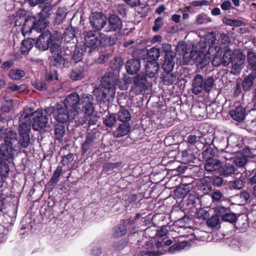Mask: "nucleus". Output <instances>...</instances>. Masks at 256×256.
<instances>
[{"label": "nucleus", "instance_id": "nucleus-44", "mask_svg": "<svg viewBox=\"0 0 256 256\" xmlns=\"http://www.w3.org/2000/svg\"><path fill=\"white\" fill-rule=\"evenodd\" d=\"M9 172V168L7 165L4 164L2 166V170L0 172V188L3 185V177L6 178Z\"/></svg>", "mask_w": 256, "mask_h": 256}, {"label": "nucleus", "instance_id": "nucleus-58", "mask_svg": "<svg viewBox=\"0 0 256 256\" xmlns=\"http://www.w3.org/2000/svg\"><path fill=\"white\" fill-rule=\"evenodd\" d=\"M14 64L12 60H8L4 62L1 66V68L4 70H8Z\"/></svg>", "mask_w": 256, "mask_h": 256}, {"label": "nucleus", "instance_id": "nucleus-25", "mask_svg": "<svg viewBox=\"0 0 256 256\" xmlns=\"http://www.w3.org/2000/svg\"><path fill=\"white\" fill-rule=\"evenodd\" d=\"M247 59L248 63V68L252 70L254 76H256V54L252 52H249L247 54Z\"/></svg>", "mask_w": 256, "mask_h": 256}, {"label": "nucleus", "instance_id": "nucleus-9", "mask_svg": "<svg viewBox=\"0 0 256 256\" xmlns=\"http://www.w3.org/2000/svg\"><path fill=\"white\" fill-rule=\"evenodd\" d=\"M244 61L245 56L238 50H234L230 73L234 74H238L242 69Z\"/></svg>", "mask_w": 256, "mask_h": 256}, {"label": "nucleus", "instance_id": "nucleus-1", "mask_svg": "<svg viewBox=\"0 0 256 256\" xmlns=\"http://www.w3.org/2000/svg\"><path fill=\"white\" fill-rule=\"evenodd\" d=\"M124 62L120 58H116L111 61L110 67L115 72L106 74L102 80V98L112 102L116 94V86L120 82L118 71L122 68Z\"/></svg>", "mask_w": 256, "mask_h": 256}, {"label": "nucleus", "instance_id": "nucleus-19", "mask_svg": "<svg viewBox=\"0 0 256 256\" xmlns=\"http://www.w3.org/2000/svg\"><path fill=\"white\" fill-rule=\"evenodd\" d=\"M175 56V54H165V59L162 65V68L166 72H170L173 70L175 64L174 60Z\"/></svg>", "mask_w": 256, "mask_h": 256}, {"label": "nucleus", "instance_id": "nucleus-57", "mask_svg": "<svg viewBox=\"0 0 256 256\" xmlns=\"http://www.w3.org/2000/svg\"><path fill=\"white\" fill-rule=\"evenodd\" d=\"M8 88L10 90L12 91H20L26 88V86L24 84L18 86L16 84H12Z\"/></svg>", "mask_w": 256, "mask_h": 256}, {"label": "nucleus", "instance_id": "nucleus-12", "mask_svg": "<svg viewBox=\"0 0 256 256\" xmlns=\"http://www.w3.org/2000/svg\"><path fill=\"white\" fill-rule=\"evenodd\" d=\"M52 56H50V62L54 66H58L62 63V56L61 48L58 44L54 43L50 47Z\"/></svg>", "mask_w": 256, "mask_h": 256}, {"label": "nucleus", "instance_id": "nucleus-24", "mask_svg": "<svg viewBox=\"0 0 256 256\" xmlns=\"http://www.w3.org/2000/svg\"><path fill=\"white\" fill-rule=\"evenodd\" d=\"M236 171L234 166L232 164H226L220 169V174L224 176H228L234 174Z\"/></svg>", "mask_w": 256, "mask_h": 256}, {"label": "nucleus", "instance_id": "nucleus-32", "mask_svg": "<svg viewBox=\"0 0 256 256\" xmlns=\"http://www.w3.org/2000/svg\"><path fill=\"white\" fill-rule=\"evenodd\" d=\"M188 242H181L176 244L169 248L168 252L171 254H174L176 252L180 251L187 246Z\"/></svg>", "mask_w": 256, "mask_h": 256}, {"label": "nucleus", "instance_id": "nucleus-3", "mask_svg": "<svg viewBox=\"0 0 256 256\" xmlns=\"http://www.w3.org/2000/svg\"><path fill=\"white\" fill-rule=\"evenodd\" d=\"M94 97L91 94H84L80 98L76 92L68 94L64 102V107L71 112L72 117H76L78 114L80 106H82L83 112L87 116H90L94 111L93 105Z\"/></svg>", "mask_w": 256, "mask_h": 256}, {"label": "nucleus", "instance_id": "nucleus-38", "mask_svg": "<svg viewBox=\"0 0 256 256\" xmlns=\"http://www.w3.org/2000/svg\"><path fill=\"white\" fill-rule=\"evenodd\" d=\"M214 85V79L212 77H208L204 80L203 89L206 92H209Z\"/></svg>", "mask_w": 256, "mask_h": 256}, {"label": "nucleus", "instance_id": "nucleus-11", "mask_svg": "<svg viewBox=\"0 0 256 256\" xmlns=\"http://www.w3.org/2000/svg\"><path fill=\"white\" fill-rule=\"evenodd\" d=\"M122 27V23L120 18L115 14H112L108 18V24L105 28V32H118Z\"/></svg>", "mask_w": 256, "mask_h": 256}, {"label": "nucleus", "instance_id": "nucleus-62", "mask_svg": "<svg viewBox=\"0 0 256 256\" xmlns=\"http://www.w3.org/2000/svg\"><path fill=\"white\" fill-rule=\"evenodd\" d=\"M109 56H110V55L108 53L100 55L98 60V62L100 64L104 63L106 62L108 60Z\"/></svg>", "mask_w": 256, "mask_h": 256}, {"label": "nucleus", "instance_id": "nucleus-35", "mask_svg": "<svg viewBox=\"0 0 256 256\" xmlns=\"http://www.w3.org/2000/svg\"><path fill=\"white\" fill-rule=\"evenodd\" d=\"M148 56L150 61H156L160 56V50L158 48H152L148 52Z\"/></svg>", "mask_w": 256, "mask_h": 256}, {"label": "nucleus", "instance_id": "nucleus-37", "mask_svg": "<svg viewBox=\"0 0 256 256\" xmlns=\"http://www.w3.org/2000/svg\"><path fill=\"white\" fill-rule=\"evenodd\" d=\"M116 122V118L114 114H110L106 116L104 118V124L108 127H112Z\"/></svg>", "mask_w": 256, "mask_h": 256}, {"label": "nucleus", "instance_id": "nucleus-5", "mask_svg": "<svg viewBox=\"0 0 256 256\" xmlns=\"http://www.w3.org/2000/svg\"><path fill=\"white\" fill-rule=\"evenodd\" d=\"M7 120L0 116V140L4 141L0 146V164L8 160L12 156V144L16 141V133L13 131L6 132Z\"/></svg>", "mask_w": 256, "mask_h": 256}, {"label": "nucleus", "instance_id": "nucleus-6", "mask_svg": "<svg viewBox=\"0 0 256 256\" xmlns=\"http://www.w3.org/2000/svg\"><path fill=\"white\" fill-rule=\"evenodd\" d=\"M84 34V46L89 48L88 52H91L100 45L106 44V39L103 34L91 30L86 32Z\"/></svg>", "mask_w": 256, "mask_h": 256}, {"label": "nucleus", "instance_id": "nucleus-39", "mask_svg": "<svg viewBox=\"0 0 256 256\" xmlns=\"http://www.w3.org/2000/svg\"><path fill=\"white\" fill-rule=\"evenodd\" d=\"M126 232V226L124 224H120L114 228V236L116 237H120L124 235Z\"/></svg>", "mask_w": 256, "mask_h": 256}, {"label": "nucleus", "instance_id": "nucleus-34", "mask_svg": "<svg viewBox=\"0 0 256 256\" xmlns=\"http://www.w3.org/2000/svg\"><path fill=\"white\" fill-rule=\"evenodd\" d=\"M13 102L9 98H5L2 103L1 110L4 112H8L12 109Z\"/></svg>", "mask_w": 256, "mask_h": 256}, {"label": "nucleus", "instance_id": "nucleus-31", "mask_svg": "<svg viewBox=\"0 0 256 256\" xmlns=\"http://www.w3.org/2000/svg\"><path fill=\"white\" fill-rule=\"evenodd\" d=\"M192 112L196 118L203 117L206 112V108L198 105L193 106L192 108Z\"/></svg>", "mask_w": 256, "mask_h": 256}, {"label": "nucleus", "instance_id": "nucleus-51", "mask_svg": "<svg viewBox=\"0 0 256 256\" xmlns=\"http://www.w3.org/2000/svg\"><path fill=\"white\" fill-rule=\"evenodd\" d=\"M163 24L162 18L160 17L157 18L154 20V24L152 27V30L154 32L158 31Z\"/></svg>", "mask_w": 256, "mask_h": 256}, {"label": "nucleus", "instance_id": "nucleus-4", "mask_svg": "<svg viewBox=\"0 0 256 256\" xmlns=\"http://www.w3.org/2000/svg\"><path fill=\"white\" fill-rule=\"evenodd\" d=\"M26 12L24 10H20L17 13V16H20L19 19L22 21L24 20V22L22 28V34L24 36L29 34L31 33L32 30L38 32H44L48 29V9L46 6L44 7L41 12L40 13L39 18L36 20L34 16H30L24 18Z\"/></svg>", "mask_w": 256, "mask_h": 256}, {"label": "nucleus", "instance_id": "nucleus-36", "mask_svg": "<svg viewBox=\"0 0 256 256\" xmlns=\"http://www.w3.org/2000/svg\"><path fill=\"white\" fill-rule=\"evenodd\" d=\"M25 72L19 69L11 70L9 72L10 77L13 80H18L24 76Z\"/></svg>", "mask_w": 256, "mask_h": 256}, {"label": "nucleus", "instance_id": "nucleus-61", "mask_svg": "<svg viewBox=\"0 0 256 256\" xmlns=\"http://www.w3.org/2000/svg\"><path fill=\"white\" fill-rule=\"evenodd\" d=\"M246 159L245 157L242 156L240 158H237L234 160L235 164L239 166H242L246 163Z\"/></svg>", "mask_w": 256, "mask_h": 256}, {"label": "nucleus", "instance_id": "nucleus-28", "mask_svg": "<svg viewBox=\"0 0 256 256\" xmlns=\"http://www.w3.org/2000/svg\"><path fill=\"white\" fill-rule=\"evenodd\" d=\"M130 115L128 110L122 108L118 113V119L124 122H128L130 119Z\"/></svg>", "mask_w": 256, "mask_h": 256}, {"label": "nucleus", "instance_id": "nucleus-48", "mask_svg": "<svg viewBox=\"0 0 256 256\" xmlns=\"http://www.w3.org/2000/svg\"><path fill=\"white\" fill-rule=\"evenodd\" d=\"M220 219L216 215L212 216L207 220V224L210 227H214L217 226L219 222Z\"/></svg>", "mask_w": 256, "mask_h": 256}, {"label": "nucleus", "instance_id": "nucleus-50", "mask_svg": "<svg viewBox=\"0 0 256 256\" xmlns=\"http://www.w3.org/2000/svg\"><path fill=\"white\" fill-rule=\"evenodd\" d=\"M196 218L200 220H206L208 216V211L204 209H200L196 213Z\"/></svg>", "mask_w": 256, "mask_h": 256}, {"label": "nucleus", "instance_id": "nucleus-18", "mask_svg": "<svg viewBox=\"0 0 256 256\" xmlns=\"http://www.w3.org/2000/svg\"><path fill=\"white\" fill-rule=\"evenodd\" d=\"M222 167V162L218 160L209 158L206 160L204 164V168L208 172L216 171Z\"/></svg>", "mask_w": 256, "mask_h": 256}, {"label": "nucleus", "instance_id": "nucleus-33", "mask_svg": "<svg viewBox=\"0 0 256 256\" xmlns=\"http://www.w3.org/2000/svg\"><path fill=\"white\" fill-rule=\"evenodd\" d=\"M33 45L32 42L28 40H24L20 48V52L22 54H27L32 48Z\"/></svg>", "mask_w": 256, "mask_h": 256}, {"label": "nucleus", "instance_id": "nucleus-59", "mask_svg": "<svg viewBox=\"0 0 256 256\" xmlns=\"http://www.w3.org/2000/svg\"><path fill=\"white\" fill-rule=\"evenodd\" d=\"M144 88L141 87L140 86L134 84V86L132 88V92L134 94L138 95L142 92Z\"/></svg>", "mask_w": 256, "mask_h": 256}, {"label": "nucleus", "instance_id": "nucleus-55", "mask_svg": "<svg viewBox=\"0 0 256 256\" xmlns=\"http://www.w3.org/2000/svg\"><path fill=\"white\" fill-rule=\"evenodd\" d=\"M121 162L116 163H106L104 166V168L106 171L112 170L114 168H118L120 166Z\"/></svg>", "mask_w": 256, "mask_h": 256}, {"label": "nucleus", "instance_id": "nucleus-47", "mask_svg": "<svg viewBox=\"0 0 256 256\" xmlns=\"http://www.w3.org/2000/svg\"><path fill=\"white\" fill-rule=\"evenodd\" d=\"M211 22V19L206 14H200L197 16L196 22L198 24H206Z\"/></svg>", "mask_w": 256, "mask_h": 256}, {"label": "nucleus", "instance_id": "nucleus-7", "mask_svg": "<svg viewBox=\"0 0 256 256\" xmlns=\"http://www.w3.org/2000/svg\"><path fill=\"white\" fill-rule=\"evenodd\" d=\"M52 110H53L52 114L54 118L60 123L64 124L69 120H72L76 118L72 117L71 116V112L62 104H58L55 108H52ZM51 110V108H49V112Z\"/></svg>", "mask_w": 256, "mask_h": 256}, {"label": "nucleus", "instance_id": "nucleus-30", "mask_svg": "<svg viewBox=\"0 0 256 256\" xmlns=\"http://www.w3.org/2000/svg\"><path fill=\"white\" fill-rule=\"evenodd\" d=\"M176 76L175 74H171L170 72H166V74L163 76V82L166 85L172 84L176 81Z\"/></svg>", "mask_w": 256, "mask_h": 256}, {"label": "nucleus", "instance_id": "nucleus-54", "mask_svg": "<svg viewBox=\"0 0 256 256\" xmlns=\"http://www.w3.org/2000/svg\"><path fill=\"white\" fill-rule=\"evenodd\" d=\"M162 50L165 52V54H174V52L172 51V46L168 43L162 44Z\"/></svg>", "mask_w": 256, "mask_h": 256}, {"label": "nucleus", "instance_id": "nucleus-56", "mask_svg": "<svg viewBox=\"0 0 256 256\" xmlns=\"http://www.w3.org/2000/svg\"><path fill=\"white\" fill-rule=\"evenodd\" d=\"M162 254V252H152L150 250H148L146 252H142L139 254V256H158Z\"/></svg>", "mask_w": 256, "mask_h": 256}, {"label": "nucleus", "instance_id": "nucleus-17", "mask_svg": "<svg viewBox=\"0 0 256 256\" xmlns=\"http://www.w3.org/2000/svg\"><path fill=\"white\" fill-rule=\"evenodd\" d=\"M211 58L210 55L208 54V50L206 54L203 52H194V57L192 59L198 63L203 65H206L209 62Z\"/></svg>", "mask_w": 256, "mask_h": 256}, {"label": "nucleus", "instance_id": "nucleus-16", "mask_svg": "<svg viewBox=\"0 0 256 256\" xmlns=\"http://www.w3.org/2000/svg\"><path fill=\"white\" fill-rule=\"evenodd\" d=\"M229 114L231 118L238 122L242 121L246 116V110L242 106H238L234 109L231 110Z\"/></svg>", "mask_w": 256, "mask_h": 256}, {"label": "nucleus", "instance_id": "nucleus-27", "mask_svg": "<svg viewBox=\"0 0 256 256\" xmlns=\"http://www.w3.org/2000/svg\"><path fill=\"white\" fill-rule=\"evenodd\" d=\"M255 78L256 76H254V74L251 73L244 79L242 82V88L244 90L248 91L250 90L253 86V80Z\"/></svg>", "mask_w": 256, "mask_h": 256}, {"label": "nucleus", "instance_id": "nucleus-15", "mask_svg": "<svg viewBox=\"0 0 256 256\" xmlns=\"http://www.w3.org/2000/svg\"><path fill=\"white\" fill-rule=\"evenodd\" d=\"M140 68V60L138 58H132L126 62V68L130 74L133 75L136 74Z\"/></svg>", "mask_w": 256, "mask_h": 256}, {"label": "nucleus", "instance_id": "nucleus-22", "mask_svg": "<svg viewBox=\"0 0 256 256\" xmlns=\"http://www.w3.org/2000/svg\"><path fill=\"white\" fill-rule=\"evenodd\" d=\"M130 126L128 122H123L114 132L115 138H120L127 135L130 131Z\"/></svg>", "mask_w": 256, "mask_h": 256}, {"label": "nucleus", "instance_id": "nucleus-2", "mask_svg": "<svg viewBox=\"0 0 256 256\" xmlns=\"http://www.w3.org/2000/svg\"><path fill=\"white\" fill-rule=\"evenodd\" d=\"M19 134H28L30 130V124L36 130H39L46 127L47 118L42 116V110L34 112L30 108H24L20 117Z\"/></svg>", "mask_w": 256, "mask_h": 256}, {"label": "nucleus", "instance_id": "nucleus-21", "mask_svg": "<svg viewBox=\"0 0 256 256\" xmlns=\"http://www.w3.org/2000/svg\"><path fill=\"white\" fill-rule=\"evenodd\" d=\"M159 64L156 61H149L146 66V74L150 78H154L158 72Z\"/></svg>", "mask_w": 256, "mask_h": 256}, {"label": "nucleus", "instance_id": "nucleus-60", "mask_svg": "<svg viewBox=\"0 0 256 256\" xmlns=\"http://www.w3.org/2000/svg\"><path fill=\"white\" fill-rule=\"evenodd\" d=\"M48 0H28V4L32 6H34L38 4L45 3Z\"/></svg>", "mask_w": 256, "mask_h": 256}, {"label": "nucleus", "instance_id": "nucleus-29", "mask_svg": "<svg viewBox=\"0 0 256 256\" xmlns=\"http://www.w3.org/2000/svg\"><path fill=\"white\" fill-rule=\"evenodd\" d=\"M234 52H232L230 50H226L222 56L223 66H226L230 62H232L234 57Z\"/></svg>", "mask_w": 256, "mask_h": 256}, {"label": "nucleus", "instance_id": "nucleus-45", "mask_svg": "<svg viewBox=\"0 0 256 256\" xmlns=\"http://www.w3.org/2000/svg\"><path fill=\"white\" fill-rule=\"evenodd\" d=\"M65 133L64 126L63 125H56L55 128V134L58 139L63 137Z\"/></svg>", "mask_w": 256, "mask_h": 256}, {"label": "nucleus", "instance_id": "nucleus-40", "mask_svg": "<svg viewBox=\"0 0 256 256\" xmlns=\"http://www.w3.org/2000/svg\"><path fill=\"white\" fill-rule=\"evenodd\" d=\"M146 77L143 74H139L134 78V82L135 85L144 88Z\"/></svg>", "mask_w": 256, "mask_h": 256}, {"label": "nucleus", "instance_id": "nucleus-10", "mask_svg": "<svg viewBox=\"0 0 256 256\" xmlns=\"http://www.w3.org/2000/svg\"><path fill=\"white\" fill-rule=\"evenodd\" d=\"M220 50L221 46H218L215 42L212 43L208 48V54L210 57L213 56L211 62L214 66L222 64V53L220 52Z\"/></svg>", "mask_w": 256, "mask_h": 256}, {"label": "nucleus", "instance_id": "nucleus-26", "mask_svg": "<svg viewBox=\"0 0 256 256\" xmlns=\"http://www.w3.org/2000/svg\"><path fill=\"white\" fill-rule=\"evenodd\" d=\"M84 69L82 67L76 68L72 70L70 76L74 80H78L84 77Z\"/></svg>", "mask_w": 256, "mask_h": 256}, {"label": "nucleus", "instance_id": "nucleus-23", "mask_svg": "<svg viewBox=\"0 0 256 256\" xmlns=\"http://www.w3.org/2000/svg\"><path fill=\"white\" fill-rule=\"evenodd\" d=\"M176 50L178 52H183V58L186 62H188L194 57V51L191 50L190 54H188V52H186V45L183 42H178L176 47Z\"/></svg>", "mask_w": 256, "mask_h": 256}, {"label": "nucleus", "instance_id": "nucleus-46", "mask_svg": "<svg viewBox=\"0 0 256 256\" xmlns=\"http://www.w3.org/2000/svg\"><path fill=\"white\" fill-rule=\"evenodd\" d=\"M247 220V216L242 214L237 218L236 222L240 227L246 228L248 224Z\"/></svg>", "mask_w": 256, "mask_h": 256}, {"label": "nucleus", "instance_id": "nucleus-43", "mask_svg": "<svg viewBox=\"0 0 256 256\" xmlns=\"http://www.w3.org/2000/svg\"><path fill=\"white\" fill-rule=\"evenodd\" d=\"M94 140L91 136H87L84 143L82 144V153H86L90 146H92L93 144Z\"/></svg>", "mask_w": 256, "mask_h": 256}, {"label": "nucleus", "instance_id": "nucleus-41", "mask_svg": "<svg viewBox=\"0 0 256 256\" xmlns=\"http://www.w3.org/2000/svg\"><path fill=\"white\" fill-rule=\"evenodd\" d=\"M236 215L232 212H226L224 215H222V219L223 221L233 223L236 220Z\"/></svg>", "mask_w": 256, "mask_h": 256}, {"label": "nucleus", "instance_id": "nucleus-53", "mask_svg": "<svg viewBox=\"0 0 256 256\" xmlns=\"http://www.w3.org/2000/svg\"><path fill=\"white\" fill-rule=\"evenodd\" d=\"M226 208L224 206H217L215 208V212L217 216H221L222 218V215H224L226 213Z\"/></svg>", "mask_w": 256, "mask_h": 256}, {"label": "nucleus", "instance_id": "nucleus-49", "mask_svg": "<svg viewBox=\"0 0 256 256\" xmlns=\"http://www.w3.org/2000/svg\"><path fill=\"white\" fill-rule=\"evenodd\" d=\"M86 49L85 47L82 48H78L76 50L74 56L76 60L80 61V60H82L83 53L86 52Z\"/></svg>", "mask_w": 256, "mask_h": 256}, {"label": "nucleus", "instance_id": "nucleus-20", "mask_svg": "<svg viewBox=\"0 0 256 256\" xmlns=\"http://www.w3.org/2000/svg\"><path fill=\"white\" fill-rule=\"evenodd\" d=\"M36 46L42 51L48 49V32H47V30L44 31L39 36L36 42Z\"/></svg>", "mask_w": 256, "mask_h": 256}, {"label": "nucleus", "instance_id": "nucleus-14", "mask_svg": "<svg viewBox=\"0 0 256 256\" xmlns=\"http://www.w3.org/2000/svg\"><path fill=\"white\" fill-rule=\"evenodd\" d=\"M204 78L202 76L196 74L192 81V92L196 95L201 93L203 90Z\"/></svg>", "mask_w": 256, "mask_h": 256}, {"label": "nucleus", "instance_id": "nucleus-13", "mask_svg": "<svg viewBox=\"0 0 256 256\" xmlns=\"http://www.w3.org/2000/svg\"><path fill=\"white\" fill-rule=\"evenodd\" d=\"M17 138L18 136H16V141H15L12 144V147L13 148V153L12 156L10 159L13 158L14 154V148L16 147V144H15L16 142V144H18V148L20 147L22 148H27L30 143L29 134H24L23 133L20 134V138L18 140Z\"/></svg>", "mask_w": 256, "mask_h": 256}, {"label": "nucleus", "instance_id": "nucleus-42", "mask_svg": "<svg viewBox=\"0 0 256 256\" xmlns=\"http://www.w3.org/2000/svg\"><path fill=\"white\" fill-rule=\"evenodd\" d=\"M244 186V182L241 180H237L229 183V186L232 189H241Z\"/></svg>", "mask_w": 256, "mask_h": 256}, {"label": "nucleus", "instance_id": "nucleus-8", "mask_svg": "<svg viewBox=\"0 0 256 256\" xmlns=\"http://www.w3.org/2000/svg\"><path fill=\"white\" fill-rule=\"evenodd\" d=\"M89 20L92 28L96 30H100L106 26L107 19L102 12H96L91 14Z\"/></svg>", "mask_w": 256, "mask_h": 256}, {"label": "nucleus", "instance_id": "nucleus-64", "mask_svg": "<svg viewBox=\"0 0 256 256\" xmlns=\"http://www.w3.org/2000/svg\"><path fill=\"white\" fill-rule=\"evenodd\" d=\"M231 6V3L229 0H224V1L221 5V8L224 10H228Z\"/></svg>", "mask_w": 256, "mask_h": 256}, {"label": "nucleus", "instance_id": "nucleus-52", "mask_svg": "<svg viewBox=\"0 0 256 256\" xmlns=\"http://www.w3.org/2000/svg\"><path fill=\"white\" fill-rule=\"evenodd\" d=\"M61 173L62 170L60 168H56L50 179V182L52 184L56 183L58 181V178Z\"/></svg>", "mask_w": 256, "mask_h": 256}, {"label": "nucleus", "instance_id": "nucleus-63", "mask_svg": "<svg viewBox=\"0 0 256 256\" xmlns=\"http://www.w3.org/2000/svg\"><path fill=\"white\" fill-rule=\"evenodd\" d=\"M222 196V193L219 190L214 192L212 195V198L213 201H218L221 199Z\"/></svg>", "mask_w": 256, "mask_h": 256}]
</instances>
